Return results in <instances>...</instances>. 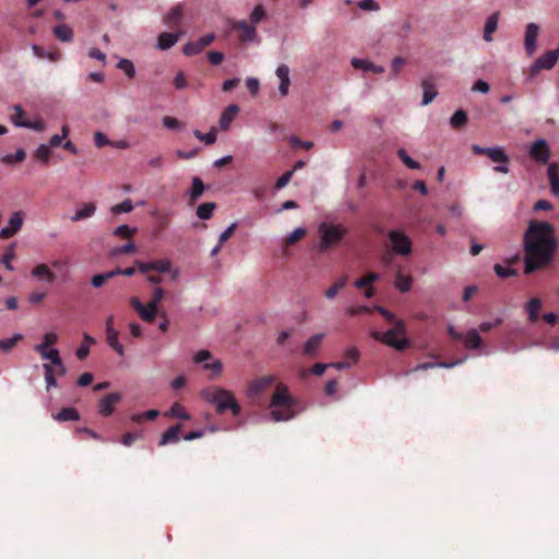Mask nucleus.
Instances as JSON below:
<instances>
[{
    "label": "nucleus",
    "instance_id": "9",
    "mask_svg": "<svg viewBox=\"0 0 559 559\" xmlns=\"http://www.w3.org/2000/svg\"><path fill=\"white\" fill-rule=\"evenodd\" d=\"M210 359H212V353L205 349L194 355V362L204 364V369L212 372L211 379H215L222 373V361L214 359L212 362H207Z\"/></svg>",
    "mask_w": 559,
    "mask_h": 559
},
{
    "label": "nucleus",
    "instance_id": "24",
    "mask_svg": "<svg viewBox=\"0 0 559 559\" xmlns=\"http://www.w3.org/2000/svg\"><path fill=\"white\" fill-rule=\"evenodd\" d=\"M181 429H182V426L180 424L170 426V428L167 429L166 432L163 433V437H160L159 447H166L168 444H176L178 442V435L180 433Z\"/></svg>",
    "mask_w": 559,
    "mask_h": 559
},
{
    "label": "nucleus",
    "instance_id": "29",
    "mask_svg": "<svg viewBox=\"0 0 559 559\" xmlns=\"http://www.w3.org/2000/svg\"><path fill=\"white\" fill-rule=\"evenodd\" d=\"M542 308V301L533 297L525 304V311H527L528 322L535 323L538 321V311Z\"/></svg>",
    "mask_w": 559,
    "mask_h": 559
},
{
    "label": "nucleus",
    "instance_id": "47",
    "mask_svg": "<svg viewBox=\"0 0 559 559\" xmlns=\"http://www.w3.org/2000/svg\"><path fill=\"white\" fill-rule=\"evenodd\" d=\"M347 277L342 276L338 281H336L335 284H333L329 289L325 292V297L329 299H333L337 293H340L341 289H343L346 286Z\"/></svg>",
    "mask_w": 559,
    "mask_h": 559
},
{
    "label": "nucleus",
    "instance_id": "19",
    "mask_svg": "<svg viewBox=\"0 0 559 559\" xmlns=\"http://www.w3.org/2000/svg\"><path fill=\"white\" fill-rule=\"evenodd\" d=\"M238 114V106L231 104L227 106V108L222 111L221 119H218V127H221L222 131H227L230 128L231 122Z\"/></svg>",
    "mask_w": 559,
    "mask_h": 559
},
{
    "label": "nucleus",
    "instance_id": "12",
    "mask_svg": "<svg viewBox=\"0 0 559 559\" xmlns=\"http://www.w3.org/2000/svg\"><path fill=\"white\" fill-rule=\"evenodd\" d=\"M230 29L239 33V40L242 43H250L257 39V29L254 24H249L245 20L236 21L230 24Z\"/></svg>",
    "mask_w": 559,
    "mask_h": 559
},
{
    "label": "nucleus",
    "instance_id": "56",
    "mask_svg": "<svg viewBox=\"0 0 559 559\" xmlns=\"http://www.w3.org/2000/svg\"><path fill=\"white\" fill-rule=\"evenodd\" d=\"M266 13L264 12V9L261 4H257L255 8H253L252 13H250V23L252 25L259 24L261 21H263Z\"/></svg>",
    "mask_w": 559,
    "mask_h": 559
},
{
    "label": "nucleus",
    "instance_id": "3",
    "mask_svg": "<svg viewBox=\"0 0 559 559\" xmlns=\"http://www.w3.org/2000/svg\"><path fill=\"white\" fill-rule=\"evenodd\" d=\"M201 397L207 403L214 404L215 412H217V414H224L225 412L230 411L234 416H238L241 413V407L237 403L234 393L223 388H205L201 391Z\"/></svg>",
    "mask_w": 559,
    "mask_h": 559
},
{
    "label": "nucleus",
    "instance_id": "59",
    "mask_svg": "<svg viewBox=\"0 0 559 559\" xmlns=\"http://www.w3.org/2000/svg\"><path fill=\"white\" fill-rule=\"evenodd\" d=\"M493 273H496L497 276L507 278V277H513L516 275V271L513 269L504 267L502 265L496 264L493 265Z\"/></svg>",
    "mask_w": 559,
    "mask_h": 559
},
{
    "label": "nucleus",
    "instance_id": "60",
    "mask_svg": "<svg viewBox=\"0 0 559 559\" xmlns=\"http://www.w3.org/2000/svg\"><path fill=\"white\" fill-rule=\"evenodd\" d=\"M13 114L10 116V119H12L13 126H16V123H23L27 120L24 119V110L21 108L20 105H15L12 107Z\"/></svg>",
    "mask_w": 559,
    "mask_h": 559
},
{
    "label": "nucleus",
    "instance_id": "35",
    "mask_svg": "<svg viewBox=\"0 0 559 559\" xmlns=\"http://www.w3.org/2000/svg\"><path fill=\"white\" fill-rule=\"evenodd\" d=\"M53 35L61 43L72 41V29L67 24H59L55 26Z\"/></svg>",
    "mask_w": 559,
    "mask_h": 559
},
{
    "label": "nucleus",
    "instance_id": "2",
    "mask_svg": "<svg viewBox=\"0 0 559 559\" xmlns=\"http://www.w3.org/2000/svg\"><path fill=\"white\" fill-rule=\"evenodd\" d=\"M296 401L289 394L288 386L285 383L278 382L273 391L271 405V417L273 421H287L295 417Z\"/></svg>",
    "mask_w": 559,
    "mask_h": 559
},
{
    "label": "nucleus",
    "instance_id": "28",
    "mask_svg": "<svg viewBox=\"0 0 559 559\" xmlns=\"http://www.w3.org/2000/svg\"><path fill=\"white\" fill-rule=\"evenodd\" d=\"M203 191H205V186L202 179L192 177L191 191H189V204H194L202 197Z\"/></svg>",
    "mask_w": 559,
    "mask_h": 559
},
{
    "label": "nucleus",
    "instance_id": "45",
    "mask_svg": "<svg viewBox=\"0 0 559 559\" xmlns=\"http://www.w3.org/2000/svg\"><path fill=\"white\" fill-rule=\"evenodd\" d=\"M26 157V152L23 148L16 150L14 154H7L2 157V163L4 164H19Z\"/></svg>",
    "mask_w": 559,
    "mask_h": 559
},
{
    "label": "nucleus",
    "instance_id": "20",
    "mask_svg": "<svg viewBox=\"0 0 559 559\" xmlns=\"http://www.w3.org/2000/svg\"><path fill=\"white\" fill-rule=\"evenodd\" d=\"M32 276L37 278L39 282H46L53 284L56 281V274L46 264H39L32 270Z\"/></svg>",
    "mask_w": 559,
    "mask_h": 559
},
{
    "label": "nucleus",
    "instance_id": "36",
    "mask_svg": "<svg viewBox=\"0 0 559 559\" xmlns=\"http://www.w3.org/2000/svg\"><path fill=\"white\" fill-rule=\"evenodd\" d=\"M412 278L409 275H403L400 270L396 272V276H394V287L397 288L401 293H407L411 289Z\"/></svg>",
    "mask_w": 559,
    "mask_h": 559
},
{
    "label": "nucleus",
    "instance_id": "58",
    "mask_svg": "<svg viewBox=\"0 0 559 559\" xmlns=\"http://www.w3.org/2000/svg\"><path fill=\"white\" fill-rule=\"evenodd\" d=\"M136 248L134 242H128L121 247H117L112 249L111 254L115 257L121 255V254H131L135 252Z\"/></svg>",
    "mask_w": 559,
    "mask_h": 559
},
{
    "label": "nucleus",
    "instance_id": "33",
    "mask_svg": "<svg viewBox=\"0 0 559 559\" xmlns=\"http://www.w3.org/2000/svg\"><path fill=\"white\" fill-rule=\"evenodd\" d=\"M548 182H550V191L554 195L559 194V177L557 175V164L552 163L548 165L547 169Z\"/></svg>",
    "mask_w": 559,
    "mask_h": 559
},
{
    "label": "nucleus",
    "instance_id": "27",
    "mask_svg": "<svg viewBox=\"0 0 559 559\" xmlns=\"http://www.w3.org/2000/svg\"><path fill=\"white\" fill-rule=\"evenodd\" d=\"M182 19V5L177 4L173 9H170L169 13H167L166 17H164V23H166L167 27L175 28L178 23Z\"/></svg>",
    "mask_w": 559,
    "mask_h": 559
},
{
    "label": "nucleus",
    "instance_id": "5",
    "mask_svg": "<svg viewBox=\"0 0 559 559\" xmlns=\"http://www.w3.org/2000/svg\"><path fill=\"white\" fill-rule=\"evenodd\" d=\"M347 230L342 225H320V251L323 252L328 250L330 247L338 243L343 237L346 235Z\"/></svg>",
    "mask_w": 559,
    "mask_h": 559
},
{
    "label": "nucleus",
    "instance_id": "26",
    "mask_svg": "<svg viewBox=\"0 0 559 559\" xmlns=\"http://www.w3.org/2000/svg\"><path fill=\"white\" fill-rule=\"evenodd\" d=\"M96 212V205L94 203H84L83 207L74 212L71 216V222L79 223L85 221L94 215Z\"/></svg>",
    "mask_w": 559,
    "mask_h": 559
},
{
    "label": "nucleus",
    "instance_id": "31",
    "mask_svg": "<svg viewBox=\"0 0 559 559\" xmlns=\"http://www.w3.org/2000/svg\"><path fill=\"white\" fill-rule=\"evenodd\" d=\"M53 418L58 423L76 421L79 420V413L72 407H63L58 414L53 415Z\"/></svg>",
    "mask_w": 559,
    "mask_h": 559
},
{
    "label": "nucleus",
    "instance_id": "30",
    "mask_svg": "<svg viewBox=\"0 0 559 559\" xmlns=\"http://www.w3.org/2000/svg\"><path fill=\"white\" fill-rule=\"evenodd\" d=\"M459 341H463L464 347L468 349H478L481 346V338L480 335H478L477 330L467 331L466 335Z\"/></svg>",
    "mask_w": 559,
    "mask_h": 559
},
{
    "label": "nucleus",
    "instance_id": "37",
    "mask_svg": "<svg viewBox=\"0 0 559 559\" xmlns=\"http://www.w3.org/2000/svg\"><path fill=\"white\" fill-rule=\"evenodd\" d=\"M106 341H108V345L112 350L118 353L119 356H123V347L119 344L117 331L114 328H109V331H106Z\"/></svg>",
    "mask_w": 559,
    "mask_h": 559
},
{
    "label": "nucleus",
    "instance_id": "13",
    "mask_svg": "<svg viewBox=\"0 0 559 559\" xmlns=\"http://www.w3.org/2000/svg\"><path fill=\"white\" fill-rule=\"evenodd\" d=\"M122 400V394L119 392H111L109 394H105V396L99 400L98 403V413L104 417H108L112 415L114 407L119 404Z\"/></svg>",
    "mask_w": 559,
    "mask_h": 559
},
{
    "label": "nucleus",
    "instance_id": "41",
    "mask_svg": "<svg viewBox=\"0 0 559 559\" xmlns=\"http://www.w3.org/2000/svg\"><path fill=\"white\" fill-rule=\"evenodd\" d=\"M213 211H215V203L207 202L198 206L195 215H198V218L206 221L212 217Z\"/></svg>",
    "mask_w": 559,
    "mask_h": 559
},
{
    "label": "nucleus",
    "instance_id": "15",
    "mask_svg": "<svg viewBox=\"0 0 559 559\" xmlns=\"http://www.w3.org/2000/svg\"><path fill=\"white\" fill-rule=\"evenodd\" d=\"M323 338V333H317L308 337L307 342H305L304 344V348H301V355H304L308 359H314L316 357H318V353H320V347Z\"/></svg>",
    "mask_w": 559,
    "mask_h": 559
},
{
    "label": "nucleus",
    "instance_id": "63",
    "mask_svg": "<svg viewBox=\"0 0 559 559\" xmlns=\"http://www.w3.org/2000/svg\"><path fill=\"white\" fill-rule=\"evenodd\" d=\"M358 8L362 11L376 12L379 10V4L374 0H359Z\"/></svg>",
    "mask_w": 559,
    "mask_h": 559
},
{
    "label": "nucleus",
    "instance_id": "55",
    "mask_svg": "<svg viewBox=\"0 0 559 559\" xmlns=\"http://www.w3.org/2000/svg\"><path fill=\"white\" fill-rule=\"evenodd\" d=\"M134 233L135 228H132L128 225H120L118 226V228L115 229V231H112V235H115L116 237L130 239L134 235Z\"/></svg>",
    "mask_w": 559,
    "mask_h": 559
},
{
    "label": "nucleus",
    "instance_id": "10",
    "mask_svg": "<svg viewBox=\"0 0 559 559\" xmlns=\"http://www.w3.org/2000/svg\"><path fill=\"white\" fill-rule=\"evenodd\" d=\"M471 150H473L474 155H485L489 157L490 162L493 164H508L510 162L506 152L500 147L486 148L474 144Z\"/></svg>",
    "mask_w": 559,
    "mask_h": 559
},
{
    "label": "nucleus",
    "instance_id": "40",
    "mask_svg": "<svg viewBox=\"0 0 559 559\" xmlns=\"http://www.w3.org/2000/svg\"><path fill=\"white\" fill-rule=\"evenodd\" d=\"M396 155H397V158H400L401 162H403V164H404V166H406V168H408L411 170H417L420 168L419 163L416 162L415 159L411 158V156L407 154V152H405L404 148L397 150Z\"/></svg>",
    "mask_w": 559,
    "mask_h": 559
},
{
    "label": "nucleus",
    "instance_id": "17",
    "mask_svg": "<svg viewBox=\"0 0 559 559\" xmlns=\"http://www.w3.org/2000/svg\"><path fill=\"white\" fill-rule=\"evenodd\" d=\"M539 28L535 23H528L525 26L524 50L527 56H533L536 50V39L538 38Z\"/></svg>",
    "mask_w": 559,
    "mask_h": 559
},
{
    "label": "nucleus",
    "instance_id": "50",
    "mask_svg": "<svg viewBox=\"0 0 559 559\" xmlns=\"http://www.w3.org/2000/svg\"><path fill=\"white\" fill-rule=\"evenodd\" d=\"M195 139L205 143V145H212L216 141V131L215 129H211L207 133H202L199 130L194 131Z\"/></svg>",
    "mask_w": 559,
    "mask_h": 559
},
{
    "label": "nucleus",
    "instance_id": "64",
    "mask_svg": "<svg viewBox=\"0 0 559 559\" xmlns=\"http://www.w3.org/2000/svg\"><path fill=\"white\" fill-rule=\"evenodd\" d=\"M292 176H293V170L285 171L284 175L278 177L277 181H275V189L285 188L288 185V182L292 180Z\"/></svg>",
    "mask_w": 559,
    "mask_h": 559
},
{
    "label": "nucleus",
    "instance_id": "49",
    "mask_svg": "<svg viewBox=\"0 0 559 559\" xmlns=\"http://www.w3.org/2000/svg\"><path fill=\"white\" fill-rule=\"evenodd\" d=\"M21 338H23V336L16 333L9 340H0V350L4 353L10 352L11 349H13V347L16 346V343H19Z\"/></svg>",
    "mask_w": 559,
    "mask_h": 559
},
{
    "label": "nucleus",
    "instance_id": "51",
    "mask_svg": "<svg viewBox=\"0 0 559 559\" xmlns=\"http://www.w3.org/2000/svg\"><path fill=\"white\" fill-rule=\"evenodd\" d=\"M118 69L124 72L126 76H128L129 79H133L135 75L134 64L132 63V61L128 59L119 60Z\"/></svg>",
    "mask_w": 559,
    "mask_h": 559
},
{
    "label": "nucleus",
    "instance_id": "25",
    "mask_svg": "<svg viewBox=\"0 0 559 559\" xmlns=\"http://www.w3.org/2000/svg\"><path fill=\"white\" fill-rule=\"evenodd\" d=\"M277 78L281 80V85H278V92H281L282 96H286L288 94L289 87V69L288 66L282 63L277 68Z\"/></svg>",
    "mask_w": 559,
    "mask_h": 559
},
{
    "label": "nucleus",
    "instance_id": "48",
    "mask_svg": "<svg viewBox=\"0 0 559 559\" xmlns=\"http://www.w3.org/2000/svg\"><path fill=\"white\" fill-rule=\"evenodd\" d=\"M134 209V205H132V201L129 199L123 200L120 204H115L111 207V213L115 215H120L124 213H130Z\"/></svg>",
    "mask_w": 559,
    "mask_h": 559
},
{
    "label": "nucleus",
    "instance_id": "46",
    "mask_svg": "<svg viewBox=\"0 0 559 559\" xmlns=\"http://www.w3.org/2000/svg\"><path fill=\"white\" fill-rule=\"evenodd\" d=\"M158 416V412L155 409H150L145 413H138L131 416V420L135 424H142L144 420H155Z\"/></svg>",
    "mask_w": 559,
    "mask_h": 559
},
{
    "label": "nucleus",
    "instance_id": "39",
    "mask_svg": "<svg viewBox=\"0 0 559 559\" xmlns=\"http://www.w3.org/2000/svg\"><path fill=\"white\" fill-rule=\"evenodd\" d=\"M378 280H379V275L377 273L371 272V273H368L367 275H365L364 277L355 281V283H353V286H355L358 289L368 288L372 284H374V282H377Z\"/></svg>",
    "mask_w": 559,
    "mask_h": 559
},
{
    "label": "nucleus",
    "instance_id": "34",
    "mask_svg": "<svg viewBox=\"0 0 559 559\" xmlns=\"http://www.w3.org/2000/svg\"><path fill=\"white\" fill-rule=\"evenodd\" d=\"M498 13L493 12L487 17L486 25H484V40L491 41V34L497 31Z\"/></svg>",
    "mask_w": 559,
    "mask_h": 559
},
{
    "label": "nucleus",
    "instance_id": "42",
    "mask_svg": "<svg viewBox=\"0 0 559 559\" xmlns=\"http://www.w3.org/2000/svg\"><path fill=\"white\" fill-rule=\"evenodd\" d=\"M58 343V335L53 332H47L44 335V342L35 345L33 349H48L52 348L53 345Z\"/></svg>",
    "mask_w": 559,
    "mask_h": 559
},
{
    "label": "nucleus",
    "instance_id": "8",
    "mask_svg": "<svg viewBox=\"0 0 559 559\" xmlns=\"http://www.w3.org/2000/svg\"><path fill=\"white\" fill-rule=\"evenodd\" d=\"M274 383V376H261L252 382H250L249 388H247V397L250 400H254L259 397L262 393L266 392Z\"/></svg>",
    "mask_w": 559,
    "mask_h": 559
},
{
    "label": "nucleus",
    "instance_id": "52",
    "mask_svg": "<svg viewBox=\"0 0 559 559\" xmlns=\"http://www.w3.org/2000/svg\"><path fill=\"white\" fill-rule=\"evenodd\" d=\"M44 373H45L46 390L56 388L55 369L51 367V365L44 364Z\"/></svg>",
    "mask_w": 559,
    "mask_h": 559
},
{
    "label": "nucleus",
    "instance_id": "62",
    "mask_svg": "<svg viewBox=\"0 0 559 559\" xmlns=\"http://www.w3.org/2000/svg\"><path fill=\"white\" fill-rule=\"evenodd\" d=\"M68 132H69V129L67 126H64L63 128H61V135H58V134H53L51 135L50 138V144L49 145H46V146H49V147H57L59 145H61V141L68 136Z\"/></svg>",
    "mask_w": 559,
    "mask_h": 559
},
{
    "label": "nucleus",
    "instance_id": "23",
    "mask_svg": "<svg viewBox=\"0 0 559 559\" xmlns=\"http://www.w3.org/2000/svg\"><path fill=\"white\" fill-rule=\"evenodd\" d=\"M36 353H38L39 357L44 360H49L51 367L61 366L62 360L61 356H59V350L56 348H33Z\"/></svg>",
    "mask_w": 559,
    "mask_h": 559
},
{
    "label": "nucleus",
    "instance_id": "11",
    "mask_svg": "<svg viewBox=\"0 0 559 559\" xmlns=\"http://www.w3.org/2000/svg\"><path fill=\"white\" fill-rule=\"evenodd\" d=\"M129 305L133 307L135 313L140 316L141 320L152 323L155 320V317L157 316V307L153 305H143L136 297H131L129 299Z\"/></svg>",
    "mask_w": 559,
    "mask_h": 559
},
{
    "label": "nucleus",
    "instance_id": "1",
    "mask_svg": "<svg viewBox=\"0 0 559 559\" xmlns=\"http://www.w3.org/2000/svg\"><path fill=\"white\" fill-rule=\"evenodd\" d=\"M557 253L555 229L548 222H531L524 234V274L546 271Z\"/></svg>",
    "mask_w": 559,
    "mask_h": 559
},
{
    "label": "nucleus",
    "instance_id": "7",
    "mask_svg": "<svg viewBox=\"0 0 559 559\" xmlns=\"http://www.w3.org/2000/svg\"><path fill=\"white\" fill-rule=\"evenodd\" d=\"M559 58V47L554 50H547L540 57L535 59V62L531 66V76L538 74L540 70H551L557 64Z\"/></svg>",
    "mask_w": 559,
    "mask_h": 559
},
{
    "label": "nucleus",
    "instance_id": "61",
    "mask_svg": "<svg viewBox=\"0 0 559 559\" xmlns=\"http://www.w3.org/2000/svg\"><path fill=\"white\" fill-rule=\"evenodd\" d=\"M14 259V245L9 246L7 248L5 253L2 257V264L5 265V269L9 271H13V266L11 265V261Z\"/></svg>",
    "mask_w": 559,
    "mask_h": 559
},
{
    "label": "nucleus",
    "instance_id": "57",
    "mask_svg": "<svg viewBox=\"0 0 559 559\" xmlns=\"http://www.w3.org/2000/svg\"><path fill=\"white\" fill-rule=\"evenodd\" d=\"M306 230L305 228H295L294 231L290 233V235L285 238V246H293L297 241H299L302 237H305Z\"/></svg>",
    "mask_w": 559,
    "mask_h": 559
},
{
    "label": "nucleus",
    "instance_id": "21",
    "mask_svg": "<svg viewBox=\"0 0 559 559\" xmlns=\"http://www.w3.org/2000/svg\"><path fill=\"white\" fill-rule=\"evenodd\" d=\"M352 67L355 70H361L364 72H372V73H377V74H381L384 72V68H382L380 66H376L367 59L353 58Z\"/></svg>",
    "mask_w": 559,
    "mask_h": 559
},
{
    "label": "nucleus",
    "instance_id": "54",
    "mask_svg": "<svg viewBox=\"0 0 559 559\" xmlns=\"http://www.w3.org/2000/svg\"><path fill=\"white\" fill-rule=\"evenodd\" d=\"M50 148L51 147L46 144L39 145L38 148H36L35 151L36 159L43 162L44 164H47V162H49V157H51Z\"/></svg>",
    "mask_w": 559,
    "mask_h": 559
},
{
    "label": "nucleus",
    "instance_id": "38",
    "mask_svg": "<svg viewBox=\"0 0 559 559\" xmlns=\"http://www.w3.org/2000/svg\"><path fill=\"white\" fill-rule=\"evenodd\" d=\"M449 123H451V127L454 129H461L467 123V112L464 111V109H457L452 114Z\"/></svg>",
    "mask_w": 559,
    "mask_h": 559
},
{
    "label": "nucleus",
    "instance_id": "4",
    "mask_svg": "<svg viewBox=\"0 0 559 559\" xmlns=\"http://www.w3.org/2000/svg\"><path fill=\"white\" fill-rule=\"evenodd\" d=\"M404 334V323L402 321H397L396 325L391 328V330L386 332L380 331H371V337L373 340L383 343L388 346L395 348L397 352H402L409 347V341L404 337H399V335Z\"/></svg>",
    "mask_w": 559,
    "mask_h": 559
},
{
    "label": "nucleus",
    "instance_id": "16",
    "mask_svg": "<svg viewBox=\"0 0 559 559\" xmlns=\"http://www.w3.org/2000/svg\"><path fill=\"white\" fill-rule=\"evenodd\" d=\"M531 158L542 165H546L549 158V150L545 140H537L532 144L531 151H528Z\"/></svg>",
    "mask_w": 559,
    "mask_h": 559
},
{
    "label": "nucleus",
    "instance_id": "6",
    "mask_svg": "<svg viewBox=\"0 0 559 559\" xmlns=\"http://www.w3.org/2000/svg\"><path fill=\"white\" fill-rule=\"evenodd\" d=\"M388 239H390L391 250L393 253L401 257L411 254L412 242L409 236L404 234L402 230H390L388 231Z\"/></svg>",
    "mask_w": 559,
    "mask_h": 559
},
{
    "label": "nucleus",
    "instance_id": "43",
    "mask_svg": "<svg viewBox=\"0 0 559 559\" xmlns=\"http://www.w3.org/2000/svg\"><path fill=\"white\" fill-rule=\"evenodd\" d=\"M150 263V267L151 270H153V272H157V273H169L170 272V260L168 259H163V260H154V261H151V262H147Z\"/></svg>",
    "mask_w": 559,
    "mask_h": 559
},
{
    "label": "nucleus",
    "instance_id": "18",
    "mask_svg": "<svg viewBox=\"0 0 559 559\" xmlns=\"http://www.w3.org/2000/svg\"><path fill=\"white\" fill-rule=\"evenodd\" d=\"M23 226V213L21 211H16L10 216L9 226L2 228L0 230V239H10L12 236L16 235Z\"/></svg>",
    "mask_w": 559,
    "mask_h": 559
},
{
    "label": "nucleus",
    "instance_id": "14",
    "mask_svg": "<svg viewBox=\"0 0 559 559\" xmlns=\"http://www.w3.org/2000/svg\"><path fill=\"white\" fill-rule=\"evenodd\" d=\"M214 39V34H206L203 37L199 38L197 41H190L183 45L182 52L187 56H197L207 46H210Z\"/></svg>",
    "mask_w": 559,
    "mask_h": 559
},
{
    "label": "nucleus",
    "instance_id": "44",
    "mask_svg": "<svg viewBox=\"0 0 559 559\" xmlns=\"http://www.w3.org/2000/svg\"><path fill=\"white\" fill-rule=\"evenodd\" d=\"M166 416H170L173 418H180L182 420L190 419L189 413H187L182 405L175 403L170 406L169 412L166 413Z\"/></svg>",
    "mask_w": 559,
    "mask_h": 559
},
{
    "label": "nucleus",
    "instance_id": "32",
    "mask_svg": "<svg viewBox=\"0 0 559 559\" xmlns=\"http://www.w3.org/2000/svg\"><path fill=\"white\" fill-rule=\"evenodd\" d=\"M178 35L164 32L159 34V37H157V48L162 50H166L171 48L175 44H177Z\"/></svg>",
    "mask_w": 559,
    "mask_h": 559
},
{
    "label": "nucleus",
    "instance_id": "22",
    "mask_svg": "<svg viewBox=\"0 0 559 559\" xmlns=\"http://www.w3.org/2000/svg\"><path fill=\"white\" fill-rule=\"evenodd\" d=\"M421 88H423L421 105L427 106L428 104L432 103V100L437 96L436 83H433V80L431 78H427V79L423 80Z\"/></svg>",
    "mask_w": 559,
    "mask_h": 559
},
{
    "label": "nucleus",
    "instance_id": "53",
    "mask_svg": "<svg viewBox=\"0 0 559 559\" xmlns=\"http://www.w3.org/2000/svg\"><path fill=\"white\" fill-rule=\"evenodd\" d=\"M15 127L31 129L36 132H43L45 130V122H43L40 119L34 121L26 120V122H16Z\"/></svg>",
    "mask_w": 559,
    "mask_h": 559
}]
</instances>
